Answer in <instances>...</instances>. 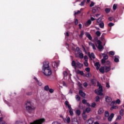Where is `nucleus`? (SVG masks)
<instances>
[{"label":"nucleus","instance_id":"48","mask_svg":"<svg viewBox=\"0 0 124 124\" xmlns=\"http://www.w3.org/2000/svg\"><path fill=\"white\" fill-rule=\"evenodd\" d=\"M63 74L64 75V78H65L67 76V73L66 71L63 72Z\"/></svg>","mask_w":124,"mask_h":124},{"label":"nucleus","instance_id":"26","mask_svg":"<svg viewBox=\"0 0 124 124\" xmlns=\"http://www.w3.org/2000/svg\"><path fill=\"white\" fill-rule=\"evenodd\" d=\"M77 74H80V75H83L84 74V72L83 71H81L80 70H78L77 71Z\"/></svg>","mask_w":124,"mask_h":124},{"label":"nucleus","instance_id":"33","mask_svg":"<svg viewBox=\"0 0 124 124\" xmlns=\"http://www.w3.org/2000/svg\"><path fill=\"white\" fill-rule=\"evenodd\" d=\"M79 58H80V59H83V58H84V54H83L82 53H79Z\"/></svg>","mask_w":124,"mask_h":124},{"label":"nucleus","instance_id":"24","mask_svg":"<svg viewBox=\"0 0 124 124\" xmlns=\"http://www.w3.org/2000/svg\"><path fill=\"white\" fill-rule=\"evenodd\" d=\"M35 80H36L37 81V84L38 85V86H42V83L41 82H39V81L37 80V78H34Z\"/></svg>","mask_w":124,"mask_h":124},{"label":"nucleus","instance_id":"58","mask_svg":"<svg viewBox=\"0 0 124 124\" xmlns=\"http://www.w3.org/2000/svg\"><path fill=\"white\" fill-rule=\"evenodd\" d=\"M82 103H83V104H87V100H86V99H83V100H82Z\"/></svg>","mask_w":124,"mask_h":124},{"label":"nucleus","instance_id":"59","mask_svg":"<svg viewBox=\"0 0 124 124\" xmlns=\"http://www.w3.org/2000/svg\"><path fill=\"white\" fill-rule=\"evenodd\" d=\"M83 86L84 88H87V87H88V83L85 82L84 83H83Z\"/></svg>","mask_w":124,"mask_h":124},{"label":"nucleus","instance_id":"6","mask_svg":"<svg viewBox=\"0 0 124 124\" xmlns=\"http://www.w3.org/2000/svg\"><path fill=\"white\" fill-rule=\"evenodd\" d=\"M94 121V119L93 118H90L88 121H86L85 124H93Z\"/></svg>","mask_w":124,"mask_h":124},{"label":"nucleus","instance_id":"15","mask_svg":"<svg viewBox=\"0 0 124 124\" xmlns=\"http://www.w3.org/2000/svg\"><path fill=\"white\" fill-rule=\"evenodd\" d=\"M114 113H111L110 116L108 117V122H111L112 121V119L114 118Z\"/></svg>","mask_w":124,"mask_h":124},{"label":"nucleus","instance_id":"55","mask_svg":"<svg viewBox=\"0 0 124 124\" xmlns=\"http://www.w3.org/2000/svg\"><path fill=\"white\" fill-rule=\"evenodd\" d=\"M84 59L85 61V62H88V56H85L84 57Z\"/></svg>","mask_w":124,"mask_h":124},{"label":"nucleus","instance_id":"51","mask_svg":"<svg viewBox=\"0 0 124 124\" xmlns=\"http://www.w3.org/2000/svg\"><path fill=\"white\" fill-rule=\"evenodd\" d=\"M108 26L109 27H113V26H114V23L110 22L108 24Z\"/></svg>","mask_w":124,"mask_h":124},{"label":"nucleus","instance_id":"40","mask_svg":"<svg viewBox=\"0 0 124 124\" xmlns=\"http://www.w3.org/2000/svg\"><path fill=\"white\" fill-rule=\"evenodd\" d=\"M105 117H109V112L108 111H106L105 113Z\"/></svg>","mask_w":124,"mask_h":124},{"label":"nucleus","instance_id":"29","mask_svg":"<svg viewBox=\"0 0 124 124\" xmlns=\"http://www.w3.org/2000/svg\"><path fill=\"white\" fill-rule=\"evenodd\" d=\"M76 113L77 115H78L79 116L81 114V111H80V110H79V109H78L76 110Z\"/></svg>","mask_w":124,"mask_h":124},{"label":"nucleus","instance_id":"4","mask_svg":"<svg viewBox=\"0 0 124 124\" xmlns=\"http://www.w3.org/2000/svg\"><path fill=\"white\" fill-rule=\"evenodd\" d=\"M45 122V119H41L38 120H36L30 124H42Z\"/></svg>","mask_w":124,"mask_h":124},{"label":"nucleus","instance_id":"10","mask_svg":"<svg viewBox=\"0 0 124 124\" xmlns=\"http://www.w3.org/2000/svg\"><path fill=\"white\" fill-rule=\"evenodd\" d=\"M89 45L90 46H92L93 50H96V47H95V46L94 45V44H93V43H92V42H90L89 43Z\"/></svg>","mask_w":124,"mask_h":124},{"label":"nucleus","instance_id":"22","mask_svg":"<svg viewBox=\"0 0 124 124\" xmlns=\"http://www.w3.org/2000/svg\"><path fill=\"white\" fill-rule=\"evenodd\" d=\"M99 26L101 29H104V22H101L99 24Z\"/></svg>","mask_w":124,"mask_h":124},{"label":"nucleus","instance_id":"23","mask_svg":"<svg viewBox=\"0 0 124 124\" xmlns=\"http://www.w3.org/2000/svg\"><path fill=\"white\" fill-rule=\"evenodd\" d=\"M72 66H74L75 69H76V62L75 61H73L72 62Z\"/></svg>","mask_w":124,"mask_h":124},{"label":"nucleus","instance_id":"18","mask_svg":"<svg viewBox=\"0 0 124 124\" xmlns=\"http://www.w3.org/2000/svg\"><path fill=\"white\" fill-rule=\"evenodd\" d=\"M94 65L96 66L97 70H98L99 69V67H100V64H99V62H96L94 63Z\"/></svg>","mask_w":124,"mask_h":124},{"label":"nucleus","instance_id":"56","mask_svg":"<svg viewBox=\"0 0 124 124\" xmlns=\"http://www.w3.org/2000/svg\"><path fill=\"white\" fill-rule=\"evenodd\" d=\"M95 98H96V101L97 102L99 101V99H100L99 96H96Z\"/></svg>","mask_w":124,"mask_h":124},{"label":"nucleus","instance_id":"57","mask_svg":"<svg viewBox=\"0 0 124 124\" xmlns=\"http://www.w3.org/2000/svg\"><path fill=\"white\" fill-rule=\"evenodd\" d=\"M48 90H49V93H54V90H53V89H50Z\"/></svg>","mask_w":124,"mask_h":124},{"label":"nucleus","instance_id":"39","mask_svg":"<svg viewBox=\"0 0 124 124\" xmlns=\"http://www.w3.org/2000/svg\"><path fill=\"white\" fill-rule=\"evenodd\" d=\"M95 106H96V104L94 102L93 103L91 104V107H92L93 108H94V107H95Z\"/></svg>","mask_w":124,"mask_h":124},{"label":"nucleus","instance_id":"42","mask_svg":"<svg viewBox=\"0 0 124 124\" xmlns=\"http://www.w3.org/2000/svg\"><path fill=\"white\" fill-rule=\"evenodd\" d=\"M117 4H114L113 6V10H116L117 9Z\"/></svg>","mask_w":124,"mask_h":124},{"label":"nucleus","instance_id":"62","mask_svg":"<svg viewBox=\"0 0 124 124\" xmlns=\"http://www.w3.org/2000/svg\"><path fill=\"white\" fill-rule=\"evenodd\" d=\"M85 70H86V71H87V72H90V68L88 67V68H86L85 69Z\"/></svg>","mask_w":124,"mask_h":124},{"label":"nucleus","instance_id":"35","mask_svg":"<svg viewBox=\"0 0 124 124\" xmlns=\"http://www.w3.org/2000/svg\"><path fill=\"white\" fill-rule=\"evenodd\" d=\"M113 109H118V107L117 106H113L111 108L110 110H113Z\"/></svg>","mask_w":124,"mask_h":124},{"label":"nucleus","instance_id":"25","mask_svg":"<svg viewBox=\"0 0 124 124\" xmlns=\"http://www.w3.org/2000/svg\"><path fill=\"white\" fill-rule=\"evenodd\" d=\"M114 62H119V56H115V59H114Z\"/></svg>","mask_w":124,"mask_h":124},{"label":"nucleus","instance_id":"27","mask_svg":"<svg viewBox=\"0 0 124 124\" xmlns=\"http://www.w3.org/2000/svg\"><path fill=\"white\" fill-rule=\"evenodd\" d=\"M65 104L66 105V106H67L68 108H69V107H71V106L69 104H68V101H66L65 102Z\"/></svg>","mask_w":124,"mask_h":124},{"label":"nucleus","instance_id":"8","mask_svg":"<svg viewBox=\"0 0 124 124\" xmlns=\"http://www.w3.org/2000/svg\"><path fill=\"white\" fill-rule=\"evenodd\" d=\"M76 67H78V68H81L82 67H83V64H82L79 62H78L76 63Z\"/></svg>","mask_w":124,"mask_h":124},{"label":"nucleus","instance_id":"12","mask_svg":"<svg viewBox=\"0 0 124 124\" xmlns=\"http://www.w3.org/2000/svg\"><path fill=\"white\" fill-rule=\"evenodd\" d=\"M64 123H67V124H69L70 123V117H67L66 118L64 119Z\"/></svg>","mask_w":124,"mask_h":124},{"label":"nucleus","instance_id":"13","mask_svg":"<svg viewBox=\"0 0 124 124\" xmlns=\"http://www.w3.org/2000/svg\"><path fill=\"white\" fill-rule=\"evenodd\" d=\"M106 101L107 102H111V101H112V98H111V97L108 96H106Z\"/></svg>","mask_w":124,"mask_h":124},{"label":"nucleus","instance_id":"28","mask_svg":"<svg viewBox=\"0 0 124 124\" xmlns=\"http://www.w3.org/2000/svg\"><path fill=\"white\" fill-rule=\"evenodd\" d=\"M95 34H96L97 36H100V35H101V33L99 31H97L95 32Z\"/></svg>","mask_w":124,"mask_h":124},{"label":"nucleus","instance_id":"17","mask_svg":"<svg viewBox=\"0 0 124 124\" xmlns=\"http://www.w3.org/2000/svg\"><path fill=\"white\" fill-rule=\"evenodd\" d=\"M79 94H80L82 97H85V96H86V93L81 90L79 91Z\"/></svg>","mask_w":124,"mask_h":124},{"label":"nucleus","instance_id":"36","mask_svg":"<svg viewBox=\"0 0 124 124\" xmlns=\"http://www.w3.org/2000/svg\"><path fill=\"white\" fill-rule=\"evenodd\" d=\"M45 91H49V86L46 85L44 87Z\"/></svg>","mask_w":124,"mask_h":124},{"label":"nucleus","instance_id":"38","mask_svg":"<svg viewBox=\"0 0 124 124\" xmlns=\"http://www.w3.org/2000/svg\"><path fill=\"white\" fill-rule=\"evenodd\" d=\"M86 77H87V78H90L92 77V74H91V73H88L86 75Z\"/></svg>","mask_w":124,"mask_h":124},{"label":"nucleus","instance_id":"49","mask_svg":"<svg viewBox=\"0 0 124 124\" xmlns=\"http://www.w3.org/2000/svg\"><path fill=\"white\" fill-rule=\"evenodd\" d=\"M109 55H111V56H114L115 55V52L114 51H111L109 52Z\"/></svg>","mask_w":124,"mask_h":124},{"label":"nucleus","instance_id":"60","mask_svg":"<svg viewBox=\"0 0 124 124\" xmlns=\"http://www.w3.org/2000/svg\"><path fill=\"white\" fill-rule=\"evenodd\" d=\"M75 25H78V20L77 19H75Z\"/></svg>","mask_w":124,"mask_h":124},{"label":"nucleus","instance_id":"45","mask_svg":"<svg viewBox=\"0 0 124 124\" xmlns=\"http://www.w3.org/2000/svg\"><path fill=\"white\" fill-rule=\"evenodd\" d=\"M84 64L85 66H89V63H88V61H85L84 62Z\"/></svg>","mask_w":124,"mask_h":124},{"label":"nucleus","instance_id":"43","mask_svg":"<svg viewBox=\"0 0 124 124\" xmlns=\"http://www.w3.org/2000/svg\"><path fill=\"white\" fill-rule=\"evenodd\" d=\"M76 98L77 100H78V101H80V96L79 95H77L76 96Z\"/></svg>","mask_w":124,"mask_h":124},{"label":"nucleus","instance_id":"7","mask_svg":"<svg viewBox=\"0 0 124 124\" xmlns=\"http://www.w3.org/2000/svg\"><path fill=\"white\" fill-rule=\"evenodd\" d=\"M59 62L57 63L56 62H54L52 63V66L54 68H56V67H58V66H59Z\"/></svg>","mask_w":124,"mask_h":124},{"label":"nucleus","instance_id":"34","mask_svg":"<svg viewBox=\"0 0 124 124\" xmlns=\"http://www.w3.org/2000/svg\"><path fill=\"white\" fill-rule=\"evenodd\" d=\"M83 35H84V31H81L79 35V37H80V38H82V37H83Z\"/></svg>","mask_w":124,"mask_h":124},{"label":"nucleus","instance_id":"37","mask_svg":"<svg viewBox=\"0 0 124 124\" xmlns=\"http://www.w3.org/2000/svg\"><path fill=\"white\" fill-rule=\"evenodd\" d=\"M101 17H99V18H98L97 19V23H98V24H100V23H101V22H102V21H101Z\"/></svg>","mask_w":124,"mask_h":124},{"label":"nucleus","instance_id":"50","mask_svg":"<svg viewBox=\"0 0 124 124\" xmlns=\"http://www.w3.org/2000/svg\"><path fill=\"white\" fill-rule=\"evenodd\" d=\"M87 37H88V38H89V39H90V40H92V36H91V34H88V35H87Z\"/></svg>","mask_w":124,"mask_h":124},{"label":"nucleus","instance_id":"19","mask_svg":"<svg viewBox=\"0 0 124 124\" xmlns=\"http://www.w3.org/2000/svg\"><path fill=\"white\" fill-rule=\"evenodd\" d=\"M89 58L90 59H95V57L94 56V54L93 53H92L91 54H88Z\"/></svg>","mask_w":124,"mask_h":124},{"label":"nucleus","instance_id":"54","mask_svg":"<svg viewBox=\"0 0 124 124\" xmlns=\"http://www.w3.org/2000/svg\"><path fill=\"white\" fill-rule=\"evenodd\" d=\"M103 59L105 60H108V56L105 55L103 57Z\"/></svg>","mask_w":124,"mask_h":124},{"label":"nucleus","instance_id":"44","mask_svg":"<svg viewBox=\"0 0 124 124\" xmlns=\"http://www.w3.org/2000/svg\"><path fill=\"white\" fill-rule=\"evenodd\" d=\"M110 11L111 10L110 9L107 8L105 9L106 13H109V12H110Z\"/></svg>","mask_w":124,"mask_h":124},{"label":"nucleus","instance_id":"2","mask_svg":"<svg viewBox=\"0 0 124 124\" xmlns=\"http://www.w3.org/2000/svg\"><path fill=\"white\" fill-rule=\"evenodd\" d=\"M25 105L26 109L29 112V113H30V114H31V113H34V111L35 110V107L31 106V101H27L25 103Z\"/></svg>","mask_w":124,"mask_h":124},{"label":"nucleus","instance_id":"31","mask_svg":"<svg viewBox=\"0 0 124 124\" xmlns=\"http://www.w3.org/2000/svg\"><path fill=\"white\" fill-rule=\"evenodd\" d=\"M82 117L84 121H86V120H87V118H88V116L86 114H83Z\"/></svg>","mask_w":124,"mask_h":124},{"label":"nucleus","instance_id":"1","mask_svg":"<svg viewBox=\"0 0 124 124\" xmlns=\"http://www.w3.org/2000/svg\"><path fill=\"white\" fill-rule=\"evenodd\" d=\"M42 71L45 76H46L47 77L51 76L52 75V71L51 70V69H50V67H49V62H44Z\"/></svg>","mask_w":124,"mask_h":124},{"label":"nucleus","instance_id":"47","mask_svg":"<svg viewBox=\"0 0 124 124\" xmlns=\"http://www.w3.org/2000/svg\"><path fill=\"white\" fill-rule=\"evenodd\" d=\"M120 114L121 116H123V115H124V109H121V110L120 111Z\"/></svg>","mask_w":124,"mask_h":124},{"label":"nucleus","instance_id":"16","mask_svg":"<svg viewBox=\"0 0 124 124\" xmlns=\"http://www.w3.org/2000/svg\"><path fill=\"white\" fill-rule=\"evenodd\" d=\"M68 109H69V112L71 116H73V109H72L71 107H69Z\"/></svg>","mask_w":124,"mask_h":124},{"label":"nucleus","instance_id":"41","mask_svg":"<svg viewBox=\"0 0 124 124\" xmlns=\"http://www.w3.org/2000/svg\"><path fill=\"white\" fill-rule=\"evenodd\" d=\"M74 15L75 16L76 15H77V14H80V13H81V11H78L77 12H74Z\"/></svg>","mask_w":124,"mask_h":124},{"label":"nucleus","instance_id":"63","mask_svg":"<svg viewBox=\"0 0 124 124\" xmlns=\"http://www.w3.org/2000/svg\"><path fill=\"white\" fill-rule=\"evenodd\" d=\"M106 87L108 88V89H109V88H110V85H109V83H108V82H107V83H106Z\"/></svg>","mask_w":124,"mask_h":124},{"label":"nucleus","instance_id":"3","mask_svg":"<svg viewBox=\"0 0 124 124\" xmlns=\"http://www.w3.org/2000/svg\"><path fill=\"white\" fill-rule=\"evenodd\" d=\"M97 86L99 88L98 90H95L94 92L96 94H98V95H102L103 94V93H102V92H103L102 86H101L99 82H97Z\"/></svg>","mask_w":124,"mask_h":124},{"label":"nucleus","instance_id":"30","mask_svg":"<svg viewBox=\"0 0 124 124\" xmlns=\"http://www.w3.org/2000/svg\"><path fill=\"white\" fill-rule=\"evenodd\" d=\"M86 112H87V113H90L91 112V108H86L85 109Z\"/></svg>","mask_w":124,"mask_h":124},{"label":"nucleus","instance_id":"64","mask_svg":"<svg viewBox=\"0 0 124 124\" xmlns=\"http://www.w3.org/2000/svg\"><path fill=\"white\" fill-rule=\"evenodd\" d=\"M108 20L110 21H113V17H110L108 18Z\"/></svg>","mask_w":124,"mask_h":124},{"label":"nucleus","instance_id":"20","mask_svg":"<svg viewBox=\"0 0 124 124\" xmlns=\"http://www.w3.org/2000/svg\"><path fill=\"white\" fill-rule=\"evenodd\" d=\"M91 24H92V20H91V19H89L87 21V22L85 23V26L86 27H89V26H90V25H91Z\"/></svg>","mask_w":124,"mask_h":124},{"label":"nucleus","instance_id":"52","mask_svg":"<svg viewBox=\"0 0 124 124\" xmlns=\"http://www.w3.org/2000/svg\"><path fill=\"white\" fill-rule=\"evenodd\" d=\"M78 84L79 86V88L80 89H83V86L82 85V84H81V83L78 82Z\"/></svg>","mask_w":124,"mask_h":124},{"label":"nucleus","instance_id":"11","mask_svg":"<svg viewBox=\"0 0 124 124\" xmlns=\"http://www.w3.org/2000/svg\"><path fill=\"white\" fill-rule=\"evenodd\" d=\"M99 71L101 72V73H102L103 74H104L105 73V67H101L99 69Z\"/></svg>","mask_w":124,"mask_h":124},{"label":"nucleus","instance_id":"9","mask_svg":"<svg viewBox=\"0 0 124 124\" xmlns=\"http://www.w3.org/2000/svg\"><path fill=\"white\" fill-rule=\"evenodd\" d=\"M104 67L106 72H108V71H110V70H111V66H105Z\"/></svg>","mask_w":124,"mask_h":124},{"label":"nucleus","instance_id":"21","mask_svg":"<svg viewBox=\"0 0 124 124\" xmlns=\"http://www.w3.org/2000/svg\"><path fill=\"white\" fill-rule=\"evenodd\" d=\"M103 112H104V110H103V108H100L98 111V113L99 115H101V114H102L103 113Z\"/></svg>","mask_w":124,"mask_h":124},{"label":"nucleus","instance_id":"46","mask_svg":"<svg viewBox=\"0 0 124 124\" xmlns=\"http://www.w3.org/2000/svg\"><path fill=\"white\" fill-rule=\"evenodd\" d=\"M122 119V116L119 115L117 116V117L116 118V120L117 121H120V120Z\"/></svg>","mask_w":124,"mask_h":124},{"label":"nucleus","instance_id":"5","mask_svg":"<svg viewBox=\"0 0 124 124\" xmlns=\"http://www.w3.org/2000/svg\"><path fill=\"white\" fill-rule=\"evenodd\" d=\"M97 44L98 45L97 46V45H96V46L97 47V48H98V49H99V50H100V51H102V50H103V46H102V45H101V41H100V40H98L97 42Z\"/></svg>","mask_w":124,"mask_h":124},{"label":"nucleus","instance_id":"32","mask_svg":"<svg viewBox=\"0 0 124 124\" xmlns=\"http://www.w3.org/2000/svg\"><path fill=\"white\" fill-rule=\"evenodd\" d=\"M85 0H84L82 2H81V3L79 4V5L80 6H84V5H85Z\"/></svg>","mask_w":124,"mask_h":124},{"label":"nucleus","instance_id":"14","mask_svg":"<svg viewBox=\"0 0 124 124\" xmlns=\"http://www.w3.org/2000/svg\"><path fill=\"white\" fill-rule=\"evenodd\" d=\"M120 102H121V101L120 100V99H117L116 101H113L111 102V105H113V104H120Z\"/></svg>","mask_w":124,"mask_h":124},{"label":"nucleus","instance_id":"53","mask_svg":"<svg viewBox=\"0 0 124 124\" xmlns=\"http://www.w3.org/2000/svg\"><path fill=\"white\" fill-rule=\"evenodd\" d=\"M62 85L63 86V87H67V84H66V83L64 81L62 82Z\"/></svg>","mask_w":124,"mask_h":124},{"label":"nucleus","instance_id":"61","mask_svg":"<svg viewBox=\"0 0 124 124\" xmlns=\"http://www.w3.org/2000/svg\"><path fill=\"white\" fill-rule=\"evenodd\" d=\"M94 5V3L93 2H92L91 4H90V7H93Z\"/></svg>","mask_w":124,"mask_h":124}]
</instances>
